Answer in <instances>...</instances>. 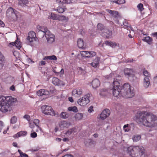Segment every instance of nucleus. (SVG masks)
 <instances>
[{"mask_svg":"<svg viewBox=\"0 0 157 157\" xmlns=\"http://www.w3.org/2000/svg\"><path fill=\"white\" fill-rule=\"evenodd\" d=\"M13 145L14 147H17V142H14L13 143Z\"/></svg>","mask_w":157,"mask_h":157,"instance_id":"nucleus-63","label":"nucleus"},{"mask_svg":"<svg viewBox=\"0 0 157 157\" xmlns=\"http://www.w3.org/2000/svg\"><path fill=\"white\" fill-rule=\"evenodd\" d=\"M92 85L93 88H96L100 86V81L97 78L94 79L92 81Z\"/></svg>","mask_w":157,"mask_h":157,"instance_id":"nucleus-21","label":"nucleus"},{"mask_svg":"<svg viewBox=\"0 0 157 157\" xmlns=\"http://www.w3.org/2000/svg\"><path fill=\"white\" fill-rule=\"evenodd\" d=\"M90 94H88L84 95L78 101V103L82 106H85L90 102L89 97Z\"/></svg>","mask_w":157,"mask_h":157,"instance_id":"nucleus-9","label":"nucleus"},{"mask_svg":"<svg viewBox=\"0 0 157 157\" xmlns=\"http://www.w3.org/2000/svg\"><path fill=\"white\" fill-rule=\"evenodd\" d=\"M66 17L62 15H59V19L58 20H66Z\"/></svg>","mask_w":157,"mask_h":157,"instance_id":"nucleus-44","label":"nucleus"},{"mask_svg":"<svg viewBox=\"0 0 157 157\" xmlns=\"http://www.w3.org/2000/svg\"><path fill=\"white\" fill-rule=\"evenodd\" d=\"M4 59V56L0 52V70L2 69L3 66Z\"/></svg>","mask_w":157,"mask_h":157,"instance_id":"nucleus-27","label":"nucleus"},{"mask_svg":"<svg viewBox=\"0 0 157 157\" xmlns=\"http://www.w3.org/2000/svg\"><path fill=\"white\" fill-rule=\"evenodd\" d=\"M152 35L154 37L157 39V32L152 33Z\"/></svg>","mask_w":157,"mask_h":157,"instance_id":"nucleus-60","label":"nucleus"},{"mask_svg":"<svg viewBox=\"0 0 157 157\" xmlns=\"http://www.w3.org/2000/svg\"><path fill=\"white\" fill-rule=\"evenodd\" d=\"M50 19L53 20H57L59 19V15L54 13H52L50 17Z\"/></svg>","mask_w":157,"mask_h":157,"instance_id":"nucleus-35","label":"nucleus"},{"mask_svg":"<svg viewBox=\"0 0 157 157\" xmlns=\"http://www.w3.org/2000/svg\"><path fill=\"white\" fill-rule=\"evenodd\" d=\"M18 12L12 7H10L6 11V16L11 21H15L17 20Z\"/></svg>","mask_w":157,"mask_h":157,"instance_id":"nucleus-7","label":"nucleus"},{"mask_svg":"<svg viewBox=\"0 0 157 157\" xmlns=\"http://www.w3.org/2000/svg\"><path fill=\"white\" fill-rule=\"evenodd\" d=\"M99 33L101 36L107 38L110 37L112 35V31L107 29H104L102 32H99Z\"/></svg>","mask_w":157,"mask_h":157,"instance_id":"nucleus-12","label":"nucleus"},{"mask_svg":"<svg viewBox=\"0 0 157 157\" xmlns=\"http://www.w3.org/2000/svg\"><path fill=\"white\" fill-rule=\"evenodd\" d=\"M68 110L69 111H73L75 113H76L78 111L77 108L75 106L69 107L68 108Z\"/></svg>","mask_w":157,"mask_h":157,"instance_id":"nucleus-34","label":"nucleus"},{"mask_svg":"<svg viewBox=\"0 0 157 157\" xmlns=\"http://www.w3.org/2000/svg\"><path fill=\"white\" fill-rule=\"evenodd\" d=\"M29 127L31 128H33L34 127V125L33 124V123H29Z\"/></svg>","mask_w":157,"mask_h":157,"instance_id":"nucleus-62","label":"nucleus"},{"mask_svg":"<svg viewBox=\"0 0 157 157\" xmlns=\"http://www.w3.org/2000/svg\"><path fill=\"white\" fill-rule=\"evenodd\" d=\"M138 10L141 11L144 10L143 5L142 3L139 4L137 6Z\"/></svg>","mask_w":157,"mask_h":157,"instance_id":"nucleus-41","label":"nucleus"},{"mask_svg":"<svg viewBox=\"0 0 157 157\" xmlns=\"http://www.w3.org/2000/svg\"><path fill=\"white\" fill-rule=\"evenodd\" d=\"M58 1L57 2L58 3H59V4L63 5L64 4H66L68 3V1Z\"/></svg>","mask_w":157,"mask_h":157,"instance_id":"nucleus-46","label":"nucleus"},{"mask_svg":"<svg viewBox=\"0 0 157 157\" xmlns=\"http://www.w3.org/2000/svg\"><path fill=\"white\" fill-rule=\"evenodd\" d=\"M57 12L60 13H63L65 11L64 9L63 8L59 7L57 10Z\"/></svg>","mask_w":157,"mask_h":157,"instance_id":"nucleus-42","label":"nucleus"},{"mask_svg":"<svg viewBox=\"0 0 157 157\" xmlns=\"http://www.w3.org/2000/svg\"><path fill=\"white\" fill-rule=\"evenodd\" d=\"M82 93V90L80 87L74 89L72 91V95L77 98L80 97Z\"/></svg>","mask_w":157,"mask_h":157,"instance_id":"nucleus-11","label":"nucleus"},{"mask_svg":"<svg viewBox=\"0 0 157 157\" xmlns=\"http://www.w3.org/2000/svg\"><path fill=\"white\" fill-rule=\"evenodd\" d=\"M28 1H19V4L21 6H24V5H25L24 3H22L23 2H25V1L27 2ZM27 3V2H26Z\"/></svg>","mask_w":157,"mask_h":157,"instance_id":"nucleus-54","label":"nucleus"},{"mask_svg":"<svg viewBox=\"0 0 157 157\" xmlns=\"http://www.w3.org/2000/svg\"><path fill=\"white\" fill-rule=\"evenodd\" d=\"M77 44L79 48L85 49L86 48V47L84 44L83 40L80 38L78 39L77 41Z\"/></svg>","mask_w":157,"mask_h":157,"instance_id":"nucleus-22","label":"nucleus"},{"mask_svg":"<svg viewBox=\"0 0 157 157\" xmlns=\"http://www.w3.org/2000/svg\"><path fill=\"white\" fill-rule=\"evenodd\" d=\"M78 72L80 73V74H81L82 73H84L85 72V71L82 69L81 67H78Z\"/></svg>","mask_w":157,"mask_h":157,"instance_id":"nucleus-50","label":"nucleus"},{"mask_svg":"<svg viewBox=\"0 0 157 157\" xmlns=\"http://www.w3.org/2000/svg\"><path fill=\"white\" fill-rule=\"evenodd\" d=\"M60 117L63 119H67L69 117V114L66 112H63L61 113Z\"/></svg>","mask_w":157,"mask_h":157,"instance_id":"nucleus-31","label":"nucleus"},{"mask_svg":"<svg viewBox=\"0 0 157 157\" xmlns=\"http://www.w3.org/2000/svg\"><path fill=\"white\" fill-rule=\"evenodd\" d=\"M71 125V122L66 121H61L59 124L60 126L63 128H67Z\"/></svg>","mask_w":157,"mask_h":157,"instance_id":"nucleus-16","label":"nucleus"},{"mask_svg":"<svg viewBox=\"0 0 157 157\" xmlns=\"http://www.w3.org/2000/svg\"><path fill=\"white\" fill-rule=\"evenodd\" d=\"M41 109L42 113L45 114L55 116L56 117L59 116L58 114L56 113L51 106L45 105H43L41 106Z\"/></svg>","mask_w":157,"mask_h":157,"instance_id":"nucleus-6","label":"nucleus"},{"mask_svg":"<svg viewBox=\"0 0 157 157\" xmlns=\"http://www.w3.org/2000/svg\"><path fill=\"white\" fill-rule=\"evenodd\" d=\"M27 132L26 131H21L14 135L13 137L14 138H16L22 136H26L27 134Z\"/></svg>","mask_w":157,"mask_h":157,"instance_id":"nucleus-25","label":"nucleus"},{"mask_svg":"<svg viewBox=\"0 0 157 157\" xmlns=\"http://www.w3.org/2000/svg\"><path fill=\"white\" fill-rule=\"evenodd\" d=\"M106 11L110 14L113 17L116 18L118 16V13L117 11L115 10H112L109 9H106Z\"/></svg>","mask_w":157,"mask_h":157,"instance_id":"nucleus-19","label":"nucleus"},{"mask_svg":"<svg viewBox=\"0 0 157 157\" xmlns=\"http://www.w3.org/2000/svg\"><path fill=\"white\" fill-rule=\"evenodd\" d=\"M62 157H74V156L72 155L67 154L65 155Z\"/></svg>","mask_w":157,"mask_h":157,"instance_id":"nucleus-56","label":"nucleus"},{"mask_svg":"<svg viewBox=\"0 0 157 157\" xmlns=\"http://www.w3.org/2000/svg\"><path fill=\"white\" fill-rule=\"evenodd\" d=\"M100 58L98 57H96L94 59L92 62L90 63L91 65L93 67H97L99 66V62Z\"/></svg>","mask_w":157,"mask_h":157,"instance_id":"nucleus-17","label":"nucleus"},{"mask_svg":"<svg viewBox=\"0 0 157 157\" xmlns=\"http://www.w3.org/2000/svg\"><path fill=\"white\" fill-rule=\"evenodd\" d=\"M143 41L146 42L149 44H151L152 42V38L150 36H146L144 37L143 39Z\"/></svg>","mask_w":157,"mask_h":157,"instance_id":"nucleus-29","label":"nucleus"},{"mask_svg":"<svg viewBox=\"0 0 157 157\" xmlns=\"http://www.w3.org/2000/svg\"><path fill=\"white\" fill-rule=\"evenodd\" d=\"M113 2L118 4H121L125 3V1H113Z\"/></svg>","mask_w":157,"mask_h":157,"instance_id":"nucleus-47","label":"nucleus"},{"mask_svg":"<svg viewBox=\"0 0 157 157\" xmlns=\"http://www.w3.org/2000/svg\"><path fill=\"white\" fill-rule=\"evenodd\" d=\"M113 95L116 97L121 96L126 98H131L135 95L133 88L128 83H125L122 87L119 88H113L112 89Z\"/></svg>","mask_w":157,"mask_h":157,"instance_id":"nucleus-2","label":"nucleus"},{"mask_svg":"<svg viewBox=\"0 0 157 157\" xmlns=\"http://www.w3.org/2000/svg\"><path fill=\"white\" fill-rule=\"evenodd\" d=\"M16 46L17 48H20L21 47V43L19 41V40L18 39V41L16 44Z\"/></svg>","mask_w":157,"mask_h":157,"instance_id":"nucleus-48","label":"nucleus"},{"mask_svg":"<svg viewBox=\"0 0 157 157\" xmlns=\"http://www.w3.org/2000/svg\"><path fill=\"white\" fill-rule=\"evenodd\" d=\"M124 26V28H127V29H129V28H130V25L126 22V21H125L123 23Z\"/></svg>","mask_w":157,"mask_h":157,"instance_id":"nucleus-52","label":"nucleus"},{"mask_svg":"<svg viewBox=\"0 0 157 157\" xmlns=\"http://www.w3.org/2000/svg\"><path fill=\"white\" fill-rule=\"evenodd\" d=\"M23 117L24 118L26 119V120L28 121H29L30 120V117L29 115H25Z\"/></svg>","mask_w":157,"mask_h":157,"instance_id":"nucleus-53","label":"nucleus"},{"mask_svg":"<svg viewBox=\"0 0 157 157\" xmlns=\"http://www.w3.org/2000/svg\"><path fill=\"white\" fill-rule=\"evenodd\" d=\"M150 84L149 78H144V79L143 85L144 87L147 88H148Z\"/></svg>","mask_w":157,"mask_h":157,"instance_id":"nucleus-24","label":"nucleus"},{"mask_svg":"<svg viewBox=\"0 0 157 157\" xmlns=\"http://www.w3.org/2000/svg\"><path fill=\"white\" fill-rule=\"evenodd\" d=\"M52 82L56 86H63L65 84L64 82L60 80L58 78L56 77H53L52 78Z\"/></svg>","mask_w":157,"mask_h":157,"instance_id":"nucleus-14","label":"nucleus"},{"mask_svg":"<svg viewBox=\"0 0 157 157\" xmlns=\"http://www.w3.org/2000/svg\"><path fill=\"white\" fill-rule=\"evenodd\" d=\"M18 41V38H17V39L15 42H12L9 43L8 44V46L10 48H11L13 46H16Z\"/></svg>","mask_w":157,"mask_h":157,"instance_id":"nucleus-37","label":"nucleus"},{"mask_svg":"<svg viewBox=\"0 0 157 157\" xmlns=\"http://www.w3.org/2000/svg\"><path fill=\"white\" fill-rule=\"evenodd\" d=\"M129 125L128 124H125L123 127L124 130L125 132H128L130 130V128H128Z\"/></svg>","mask_w":157,"mask_h":157,"instance_id":"nucleus-43","label":"nucleus"},{"mask_svg":"<svg viewBox=\"0 0 157 157\" xmlns=\"http://www.w3.org/2000/svg\"><path fill=\"white\" fill-rule=\"evenodd\" d=\"M57 59L55 55H52L50 56H46L43 58L44 60L47 61L48 60H56Z\"/></svg>","mask_w":157,"mask_h":157,"instance_id":"nucleus-26","label":"nucleus"},{"mask_svg":"<svg viewBox=\"0 0 157 157\" xmlns=\"http://www.w3.org/2000/svg\"><path fill=\"white\" fill-rule=\"evenodd\" d=\"M33 123L35 124V125L38 127V128H40V121L38 119H34L33 120Z\"/></svg>","mask_w":157,"mask_h":157,"instance_id":"nucleus-39","label":"nucleus"},{"mask_svg":"<svg viewBox=\"0 0 157 157\" xmlns=\"http://www.w3.org/2000/svg\"><path fill=\"white\" fill-rule=\"evenodd\" d=\"M124 71V75L128 77L133 75L134 72L133 69L127 68H125Z\"/></svg>","mask_w":157,"mask_h":157,"instance_id":"nucleus-15","label":"nucleus"},{"mask_svg":"<svg viewBox=\"0 0 157 157\" xmlns=\"http://www.w3.org/2000/svg\"><path fill=\"white\" fill-rule=\"evenodd\" d=\"M80 54L82 57L86 58L92 57L96 55L95 52L93 51L88 52L87 51H81Z\"/></svg>","mask_w":157,"mask_h":157,"instance_id":"nucleus-10","label":"nucleus"},{"mask_svg":"<svg viewBox=\"0 0 157 157\" xmlns=\"http://www.w3.org/2000/svg\"><path fill=\"white\" fill-rule=\"evenodd\" d=\"M27 42L29 44L32 45L34 42L37 41V38L36 36V33L33 31L29 32L28 33V36L26 39Z\"/></svg>","mask_w":157,"mask_h":157,"instance_id":"nucleus-8","label":"nucleus"},{"mask_svg":"<svg viewBox=\"0 0 157 157\" xmlns=\"http://www.w3.org/2000/svg\"><path fill=\"white\" fill-rule=\"evenodd\" d=\"M3 126V122L2 121H0V132L1 131Z\"/></svg>","mask_w":157,"mask_h":157,"instance_id":"nucleus-57","label":"nucleus"},{"mask_svg":"<svg viewBox=\"0 0 157 157\" xmlns=\"http://www.w3.org/2000/svg\"><path fill=\"white\" fill-rule=\"evenodd\" d=\"M69 140V139L67 138H64L63 139V141L64 142L68 141Z\"/></svg>","mask_w":157,"mask_h":157,"instance_id":"nucleus-64","label":"nucleus"},{"mask_svg":"<svg viewBox=\"0 0 157 157\" xmlns=\"http://www.w3.org/2000/svg\"><path fill=\"white\" fill-rule=\"evenodd\" d=\"M40 31L43 32L45 33V36L46 38L47 41L49 43H52L55 40V37L54 35L52 34L50 31L48 30L47 28L45 27L39 26Z\"/></svg>","mask_w":157,"mask_h":157,"instance_id":"nucleus-5","label":"nucleus"},{"mask_svg":"<svg viewBox=\"0 0 157 157\" xmlns=\"http://www.w3.org/2000/svg\"><path fill=\"white\" fill-rule=\"evenodd\" d=\"M119 81L120 80L119 79L114 78L113 83V88H120V87H122V86H120Z\"/></svg>","mask_w":157,"mask_h":157,"instance_id":"nucleus-20","label":"nucleus"},{"mask_svg":"<svg viewBox=\"0 0 157 157\" xmlns=\"http://www.w3.org/2000/svg\"><path fill=\"white\" fill-rule=\"evenodd\" d=\"M46 63L44 60H42L40 61L39 63V66H43L45 65Z\"/></svg>","mask_w":157,"mask_h":157,"instance_id":"nucleus-51","label":"nucleus"},{"mask_svg":"<svg viewBox=\"0 0 157 157\" xmlns=\"http://www.w3.org/2000/svg\"><path fill=\"white\" fill-rule=\"evenodd\" d=\"M143 74L145 76V78H149L151 77L150 74L147 70L143 71Z\"/></svg>","mask_w":157,"mask_h":157,"instance_id":"nucleus-36","label":"nucleus"},{"mask_svg":"<svg viewBox=\"0 0 157 157\" xmlns=\"http://www.w3.org/2000/svg\"><path fill=\"white\" fill-rule=\"evenodd\" d=\"M18 151L21 157H29L28 155L27 154L22 152L21 150H18Z\"/></svg>","mask_w":157,"mask_h":157,"instance_id":"nucleus-38","label":"nucleus"},{"mask_svg":"<svg viewBox=\"0 0 157 157\" xmlns=\"http://www.w3.org/2000/svg\"><path fill=\"white\" fill-rule=\"evenodd\" d=\"M68 100L69 101L71 102H73L74 101L73 99L71 97H69L68 98Z\"/></svg>","mask_w":157,"mask_h":157,"instance_id":"nucleus-61","label":"nucleus"},{"mask_svg":"<svg viewBox=\"0 0 157 157\" xmlns=\"http://www.w3.org/2000/svg\"><path fill=\"white\" fill-rule=\"evenodd\" d=\"M98 31L99 32H102L105 29L104 28V25L101 23H99L97 25Z\"/></svg>","mask_w":157,"mask_h":157,"instance_id":"nucleus-33","label":"nucleus"},{"mask_svg":"<svg viewBox=\"0 0 157 157\" xmlns=\"http://www.w3.org/2000/svg\"><path fill=\"white\" fill-rule=\"evenodd\" d=\"M17 120V117L15 116H14L11 119V123L12 124H14L16 122Z\"/></svg>","mask_w":157,"mask_h":157,"instance_id":"nucleus-45","label":"nucleus"},{"mask_svg":"<svg viewBox=\"0 0 157 157\" xmlns=\"http://www.w3.org/2000/svg\"><path fill=\"white\" fill-rule=\"evenodd\" d=\"M75 128H72L68 130L66 132L65 134L67 136L70 135H73L76 132Z\"/></svg>","mask_w":157,"mask_h":157,"instance_id":"nucleus-23","label":"nucleus"},{"mask_svg":"<svg viewBox=\"0 0 157 157\" xmlns=\"http://www.w3.org/2000/svg\"><path fill=\"white\" fill-rule=\"evenodd\" d=\"M110 113V111L108 109L104 110L100 114V118L102 120H104L109 116Z\"/></svg>","mask_w":157,"mask_h":157,"instance_id":"nucleus-13","label":"nucleus"},{"mask_svg":"<svg viewBox=\"0 0 157 157\" xmlns=\"http://www.w3.org/2000/svg\"><path fill=\"white\" fill-rule=\"evenodd\" d=\"M30 136L32 138H35L37 136V134L35 132H31L30 134Z\"/></svg>","mask_w":157,"mask_h":157,"instance_id":"nucleus-49","label":"nucleus"},{"mask_svg":"<svg viewBox=\"0 0 157 157\" xmlns=\"http://www.w3.org/2000/svg\"><path fill=\"white\" fill-rule=\"evenodd\" d=\"M136 120L142 125L147 127L157 128V117L153 114L145 111H139L136 115Z\"/></svg>","mask_w":157,"mask_h":157,"instance_id":"nucleus-1","label":"nucleus"},{"mask_svg":"<svg viewBox=\"0 0 157 157\" xmlns=\"http://www.w3.org/2000/svg\"><path fill=\"white\" fill-rule=\"evenodd\" d=\"M17 101V99L12 97L0 96V110L3 113L10 111L11 106Z\"/></svg>","mask_w":157,"mask_h":157,"instance_id":"nucleus-3","label":"nucleus"},{"mask_svg":"<svg viewBox=\"0 0 157 157\" xmlns=\"http://www.w3.org/2000/svg\"><path fill=\"white\" fill-rule=\"evenodd\" d=\"M83 115L81 113H78L75 114V117L76 121H79L82 119V118Z\"/></svg>","mask_w":157,"mask_h":157,"instance_id":"nucleus-32","label":"nucleus"},{"mask_svg":"<svg viewBox=\"0 0 157 157\" xmlns=\"http://www.w3.org/2000/svg\"><path fill=\"white\" fill-rule=\"evenodd\" d=\"M128 151L132 157H144V150L142 147L130 146L128 148Z\"/></svg>","mask_w":157,"mask_h":157,"instance_id":"nucleus-4","label":"nucleus"},{"mask_svg":"<svg viewBox=\"0 0 157 157\" xmlns=\"http://www.w3.org/2000/svg\"><path fill=\"white\" fill-rule=\"evenodd\" d=\"M88 111L89 113H91L92 111H93V107L92 106H90L88 109Z\"/></svg>","mask_w":157,"mask_h":157,"instance_id":"nucleus-55","label":"nucleus"},{"mask_svg":"<svg viewBox=\"0 0 157 157\" xmlns=\"http://www.w3.org/2000/svg\"><path fill=\"white\" fill-rule=\"evenodd\" d=\"M49 94V92L48 90L44 89H40L37 92V94L39 96H42L44 95H47Z\"/></svg>","mask_w":157,"mask_h":157,"instance_id":"nucleus-18","label":"nucleus"},{"mask_svg":"<svg viewBox=\"0 0 157 157\" xmlns=\"http://www.w3.org/2000/svg\"><path fill=\"white\" fill-rule=\"evenodd\" d=\"M10 89L12 91H14L15 90V87L14 85H12L10 87Z\"/></svg>","mask_w":157,"mask_h":157,"instance_id":"nucleus-59","label":"nucleus"},{"mask_svg":"<svg viewBox=\"0 0 157 157\" xmlns=\"http://www.w3.org/2000/svg\"><path fill=\"white\" fill-rule=\"evenodd\" d=\"M141 136L140 135H137L135 136L133 138V140L134 141L137 142L140 139Z\"/></svg>","mask_w":157,"mask_h":157,"instance_id":"nucleus-40","label":"nucleus"},{"mask_svg":"<svg viewBox=\"0 0 157 157\" xmlns=\"http://www.w3.org/2000/svg\"><path fill=\"white\" fill-rule=\"evenodd\" d=\"M105 42L106 45L112 47H114L117 46V44L115 42L106 41Z\"/></svg>","mask_w":157,"mask_h":157,"instance_id":"nucleus-30","label":"nucleus"},{"mask_svg":"<svg viewBox=\"0 0 157 157\" xmlns=\"http://www.w3.org/2000/svg\"><path fill=\"white\" fill-rule=\"evenodd\" d=\"M5 25L4 22L0 19V26L2 27H4Z\"/></svg>","mask_w":157,"mask_h":157,"instance_id":"nucleus-58","label":"nucleus"},{"mask_svg":"<svg viewBox=\"0 0 157 157\" xmlns=\"http://www.w3.org/2000/svg\"><path fill=\"white\" fill-rule=\"evenodd\" d=\"M108 94V90L106 89H102L100 90V95L101 96H105Z\"/></svg>","mask_w":157,"mask_h":157,"instance_id":"nucleus-28","label":"nucleus"}]
</instances>
